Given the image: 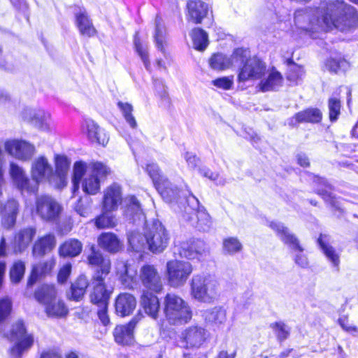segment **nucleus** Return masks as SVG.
Masks as SVG:
<instances>
[{"mask_svg": "<svg viewBox=\"0 0 358 358\" xmlns=\"http://www.w3.org/2000/svg\"><path fill=\"white\" fill-rule=\"evenodd\" d=\"M296 26L306 31H325L336 28L346 31L358 24V14L355 8L337 0L328 3L324 10L305 8L297 10L294 13Z\"/></svg>", "mask_w": 358, "mask_h": 358, "instance_id": "f257e3e1", "label": "nucleus"}, {"mask_svg": "<svg viewBox=\"0 0 358 358\" xmlns=\"http://www.w3.org/2000/svg\"><path fill=\"white\" fill-rule=\"evenodd\" d=\"M169 241L168 231L159 220L155 219L145 222L143 233L134 231L128 235L129 243L136 252L148 249L153 254H160L168 247Z\"/></svg>", "mask_w": 358, "mask_h": 358, "instance_id": "f03ea898", "label": "nucleus"}, {"mask_svg": "<svg viewBox=\"0 0 358 358\" xmlns=\"http://www.w3.org/2000/svg\"><path fill=\"white\" fill-rule=\"evenodd\" d=\"M174 201L178 203V212L185 220L190 222L199 231L209 230L212 224L210 217L189 189L182 190Z\"/></svg>", "mask_w": 358, "mask_h": 358, "instance_id": "7ed1b4c3", "label": "nucleus"}, {"mask_svg": "<svg viewBox=\"0 0 358 358\" xmlns=\"http://www.w3.org/2000/svg\"><path fill=\"white\" fill-rule=\"evenodd\" d=\"M190 294L199 302L213 303L220 296V284L216 278L210 274L194 275L190 282Z\"/></svg>", "mask_w": 358, "mask_h": 358, "instance_id": "20e7f679", "label": "nucleus"}, {"mask_svg": "<svg viewBox=\"0 0 358 358\" xmlns=\"http://www.w3.org/2000/svg\"><path fill=\"white\" fill-rule=\"evenodd\" d=\"M163 311L171 324L187 323L192 316L189 304L180 296L173 293H168L164 296Z\"/></svg>", "mask_w": 358, "mask_h": 358, "instance_id": "39448f33", "label": "nucleus"}, {"mask_svg": "<svg viewBox=\"0 0 358 358\" xmlns=\"http://www.w3.org/2000/svg\"><path fill=\"white\" fill-rule=\"evenodd\" d=\"M36 299L45 306L48 316L63 317L67 315L69 310L64 303L57 298L53 286L44 285L35 292Z\"/></svg>", "mask_w": 358, "mask_h": 358, "instance_id": "423d86ee", "label": "nucleus"}, {"mask_svg": "<svg viewBox=\"0 0 358 358\" xmlns=\"http://www.w3.org/2000/svg\"><path fill=\"white\" fill-rule=\"evenodd\" d=\"M268 226L276 233L278 238L292 250L295 264L301 268H307L309 264L308 259L303 253V248L296 236L282 222L271 221Z\"/></svg>", "mask_w": 358, "mask_h": 358, "instance_id": "0eeeda50", "label": "nucleus"}, {"mask_svg": "<svg viewBox=\"0 0 358 358\" xmlns=\"http://www.w3.org/2000/svg\"><path fill=\"white\" fill-rule=\"evenodd\" d=\"M7 338L15 344L10 350L12 358H21L23 353L28 351L34 343V337L27 332L22 320H18L12 325Z\"/></svg>", "mask_w": 358, "mask_h": 358, "instance_id": "6e6552de", "label": "nucleus"}, {"mask_svg": "<svg viewBox=\"0 0 358 358\" xmlns=\"http://www.w3.org/2000/svg\"><path fill=\"white\" fill-rule=\"evenodd\" d=\"M146 171L162 198L166 202H174L182 190H179L176 186L161 174L157 164L153 163L148 164Z\"/></svg>", "mask_w": 358, "mask_h": 358, "instance_id": "1a4fd4ad", "label": "nucleus"}, {"mask_svg": "<svg viewBox=\"0 0 358 358\" xmlns=\"http://www.w3.org/2000/svg\"><path fill=\"white\" fill-rule=\"evenodd\" d=\"M192 271V266L188 262L171 260L166 263L167 279L173 287L182 286Z\"/></svg>", "mask_w": 358, "mask_h": 358, "instance_id": "9d476101", "label": "nucleus"}, {"mask_svg": "<svg viewBox=\"0 0 358 358\" xmlns=\"http://www.w3.org/2000/svg\"><path fill=\"white\" fill-rule=\"evenodd\" d=\"M110 172V169L101 162H94L92 169L82 180V188L84 192L94 195L100 189V182Z\"/></svg>", "mask_w": 358, "mask_h": 358, "instance_id": "9b49d317", "label": "nucleus"}, {"mask_svg": "<svg viewBox=\"0 0 358 358\" xmlns=\"http://www.w3.org/2000/svg\"><path fill=\"white\" fill-rule=\"evenodd\" d=\"M106 276L100 275V271L96 272L91 280L90 293V301L97 306L106 307L108 305V301L112 291L107 288L104 280Z\"/></svg>", "mask_w": 358, "mask_h": 358, "instance_id": "f8f14e48", "label": "nucleus"}, {"mask_svg": "<svg viewBox=\"0 0 358 358\" xmlns=\"http://www.w3.org/2000/svg\"><path fill=\"white\" fill-rule=\"evenodd\" d=\"M31 175L34 185L37 187V190L39 183L46 181L51 183L55 178L52 166L43 156L38 157L33 161Z\"/></svg>", "mask_w": 358, "mask_h": 358, "instance_id": "ddd939ff", "label": "nucleus"}, {"mask_svg": "<svg viewBox=\"0 0 358 358\" xmlns=\"http://www.w3.org/2000/svg\"><path fill=\"white\" fill-rule=\"evenodd\" d=\"M139 280L146 291L159 293L163 289L162 278L154 265L145 264L139 271Z\"/></svg>", "mask_w": 358, "mask_h": 358, "instance_id": "4468645a", "label": "nucleus"}, {"mask_svg": "<svg viewBox=\"0 0 358 358\" xmlns=\"http://www.w3.org/2000/svg\"><path fill=\"white\" fill-rule=\"evenodd\" d=\"M36 213L45 221H54L61 213L62 207L52 197L48 195L38 196L36 200Z\"/></svg>", "mask_w": 358, "mask_h": 358, "instance_id": "2eb2a0df", "label": "nucleus"}, {"mask_svg": "<svg viewBox=\"0 0 358 358\" xmlns=\"http://www.w3.org/2000/svg\"><path fill=\"white\" fill-rule=\"evenodd\" d=\"M36 235V228L34 226H27L17 230L10 242V247L15 255L25 252L33 242Z\"/></svg>", "mask_w": 358, "mask_h": 358, "instance_id": "dca6fc26", "label": "nucleus"}, {"mask_svg": "<svg viewBox=\"0 0 358 358\" xmlns=\"http://www.w3.org/2000/svg\"><path fill=\"white\" fill-rule=\"evenodd\" d=\"M265 63L257 57H250L244 65L240 68L238 79L240 82L248 80L260 79L266 72Z\"/></svg>", "mask_w": 358, "mask_h": 358, "instance_id": "f3484780", "label": "nucleus"}, {"mask_svg": "<svg viewBox=\"0 0 358 358\" xmlns=\"http://www.w3.org/2000/svg\"><path fill=\"white\" fill-rule=\"evenodd\" d=\"M206 330L199 325H193L186 328L181 334V340L184 347L187 348H199L206 339Z\"/></svg>", "mask_w": 358, "mask_h": 358, "instance_id": "a211bd4d", "label": "nucleus"}, {"mask_svg": "<svg viewBox=\"0 0 358 358\" xmlns=\"http://www.w3.org/2000/svg\"><path fill=\"white\" fill-rule=\"evenodd\" d=\"M5 149L10 155L24 161L29 159L35 152L34 145L25 141L12 140L6 141Z\"/></svg>", "mask_w": 358, "mask_h": 358, "instance_id": "6ab92c4d", "label": "nucleus"}, {"mask_svg": "<svg viewBox=\"0 0 358 358\" xmlns=\"http://www.w3.org/2000/svg\"><path fill=\"white\" fill-rule=\"evenodd\" d=\"M10 175L14 185L22 192H37V187L29 179L23 169L15 163L11 162L10 164Z\"/></svg>", "mask_w": 358, "mask_h": 358, "instance_id": "aec40b11", "label": "nucleus"}, {"mask_svg": "<svg viewBox=\"0 0 358 358\" xmlns=\"http://www.w3.org/2000/svg\"><path fill=\"white\" fill-rule=\"evenodd\" d=\"M124 215L126 217L136 225L144 224L146 221L145 216L141 208V203L134 196H127L124 200Z\"/></svg>", "mask_w": 358, "mask_h": 358, "instance_id": "412c9836", "label": "nucleus"}, {"mask_svg": "<svg viewBox=\"0 0 358 358\" xmlns=\"http://www.w3.org/2000/svg\"><path fill=\"white\" fill-rule=\"evenodd\" d=\"M117 275L123 286L133 289L136 285V268L134 265L122 260H118L115 264Z\"/></svg>", "mask_w": 358, "mask_h": 358, "instance_id": "4be33fe9", "label": "nucleus"}, {"mask_svg": "<svg viewBox=\"0 0 358 358\" xmlns=\"http://www.w3.org/2000/svg\"><path fill=\"white\" fill-rule=\"evenodd\" d=\"M142 315L135 316L127 324L117 326L113 331L116 343L120 345H130L134 341V329Z\"/></svg>", "mask_w": 358, "mask_h": 358, "instance_id": "5701e85b", "label": "nucleus"}, {"mask_svg": "<svg viewBox=\"0 0 358 358\" xmlns=\"http://www.w3.org/2000/svg\"><path fill=\"white\" fill-rule=\"evenodd\" d=\"M177 251L181 257L189 259H194L199 255H202L206 252V245L201 240H191L180 243L179 246H176Z\"/></svg>", "mask_w": 358, "mask_h": 358, "instance_id": "b1692460", "label": "nucleus"}, {"mask_svg": "<svg viewBox=\"0 0 358 358\" xmlns=\"http://www.w3.org/2000/svg\"><path fill=\"white\" fill-rule=\"evenodd\" d=\"M75 16L76 26L82 36L90 38L96 35V30L85 8L78 7L75 10Z\"/></svg>", "mask_w": 358, "mask_h": 358, "instance_id": "393cba45", "label": "nucleus"}, {"mask_svg": "<svg viewBox=\"0 0 358 358\" xmlns=\"http://www.w3.org/2000/svg\"><path fill=\"white\" fill-rule=\"evenodd\" d=\"M122 200V190L119 185L114 183L104 191L103 208L106 211H113L117 208Z\"/></svg>", "mask_w": 358, "mask_h": 358, "instance_id": "a878e982", "label": "nucleus"}, {"mask_svg": "<svg viewBox=\"0 0 358 358\" xmlns=\"http://www.w3.org/2000/svg\"><path fill=\"white\" fill-rule=\"evenodd\" d=\"M83 128L86 129L87 138L91 142L103 146L108 143V136L94 120L90 119L85 120Z\"/></svg>", "mask_w": 358, "mask_h": 358, "instance_id": "bb28decb", "label": "nucleus"}, {"mask_svg": "<svg viewBox=\"0 0 358 358\" xmlns=\"http://www.w3.org/2000/svg\"><path fill=\"white\" fill-rule=\"evenodd\" d=\"M56 245V238L52 234H48L38 238L33 244L32 255L34 257H42L52 251Z\"/></svg>", "mask_w": 358, "mask_h": 358, "instance_id": "cd10ccee", "label": "nucleus"}, {"mask_svg": "<svg viewBox=\"0 0 358 358\" xmlns=\"http://www.w3.org/2000/svg\"><path fill=\"white\" fill-rule=\"evenodd\" d=\"M136 298L131 294L122 293L116 298L115 311L121 317L129 315L136 308Z\"/></svg>", "mask_w": 358, "mask_h": 358, "instance_id": "c85d7f7f", "label": "nucleus"}, {"mask_svg": "<svg viewBox=\"0 0 358 358\" xmlns=\"http://www.w3.org/2000/svg\"><path fill=\"white\" fill-rule=\"evenodd\" d=\"M155 292L143 291L141 297V306L145 313L153 319H157L160 310V303Z\"/></svg>", "mask_w": 358, "mask_h": 358, "instance_id": "c756f323", "label": "nucleus"}, {"mask_svg": "<svg viewBox=\"0 0 358 358\" xmlns=\"http://www.w3.org/2000/svg\"><path fill=\"white\" fill-rule=\"evenodd\" d=\"M187 8L189 19L196 24L201 22L208 11V4L201 0H189Z\"/></svg>", "mask_w": 358, "mask_h": 358, "instance_id": "7c9ffc66", "label": "nucleus"}, {"mask_svg": "<svg viewBox=\"0 0 358 358\" xmlns=\"http://www.w3.org/2000/svg\"><path fill=\"white\" fill-rule=\"evenodd\" d=\"M97 243L100 248L111 254L118 252L122 248L119 238L111 232L101 234L97 238Z\"/></svg>", "mask_w": 358, "mask_h": 358, "instance_id": "2f4dec72", "label": "nucleus"}, {"mask_svg": "<svg viewBox=\"0 0 358 358\" xmlns=\"http://www.w3.org/2000/svg\"><path fill=\"white\" fill-rule=\"evenodd\" d=\"M87 260L90 265L100 268L96 272L100 271L102 276H106L110 273V259L104 258L101 252L96 250L94 246L91 247V253L88 255Z\"/></svg>", "mask_w": 358, "mask_h": 358, "instance_id": "473e14b6", "label": "nucleus"}, {"mask_svg": "<svg viewBox=\"0 0 358 358\" xmlns=\"http://www.w3.org/2000/svg\"><path fill=\"white\" fill-rule=\"evenodd\" d=\"M4 211L2 214L1 224L2 226L10 229L13 228L16 223V218L18 213V203L12 199H9L3 207Z\"/></svg>", "mask_w": 358, "mask_h": 358, "instance_id": "72a5a7b5", "label": "nucleus"}, {"mask_svg": "<svg viewBox=\"0 0 358 358\" xmlns=\"http://www.w3.org/2000/svg\"><path fill=\"white\" fill-rule=\"evenodd\" d=\"M29 115V121L38 129L48 131L50 128L51 118L48 113L42 110L26 111Z\"/></svg>", "mask_w": 358, "mask_h": 358, "instance_id": "f704fd0d", "label": "nucleus"}, {"mask_svg": "<svg viewBox=\"0 0 358 358\" xmlns=\"http://www.w3.org/2000/svg\"><path fill=\"white\" fill-rule=\"evenodd\" d=\"M329 236L321 234L317 239V243L327 259L336 268V271H338L340 257L336 250L329 244Z\"/></svg>", "mask_w": 358, "mask_h": 358, "instance_id": "c9c22d12", "label": "nucleus"}, {"mask_svg": "<svg viewBox=\"0 0 358 358\" xmlns=\"http://www.w3.org/2000/svg\"><path fill=\"white\" fill-rule=\"evenodd\" d=\"M322 120V113L317 108H308L297 113L289 122V124L294 126L298 123L311 122L317 123Z\"/></svg>", "mask_w": 358, "mask_h": 358, "instance_id": "e433bc0d", "label": "nucleus"}, {"mask_svg": "<svg viewBox=\"0 0 358 358\" xmlns=\"http://www.w3.org/2000/svg\"><path fill=\"white\" fill-rule=\"evenodd\" d=\"M283 83L282 76L276 71H271L268 77L261 80L259 87L262 92H268L272 90H278L282 87Z\"/></svg>", "mask_w": 358, "mask_h": 358, "instance_id": "4c0bfd02", "label": "nucleus"}, {"mask_svg": "<svg viewBox=\"0 0 358 358\" xmlns=\"http://www.w3.org/2000/svg\"><path fill=\"white\" fill-rule=\"evenodd\" d=\"M154 38L157 48L163 54H165V46L167 44L166 31L163 20L159 16L155 18Z\"/></svg>", "mask_w": 358, "mask_h": 358, "instance_id": "58836bf2", "label": "nucleus"}, {"mask_svg": "<svg viewBox=\"0 0 358 358\" xmlns=\"http://www.w3.org/2000/svg\"><path fill=\"white\" fill-rule=\"evenodd\" d=\"M55 176H57L61 185H58L59 187L64 186L66 182V175L69 170L70 162L69 159L64 155H57L55 157Z\"/></svg>", "mask_w": 358, "mask_h": 358, "instance_id": "ea45409f", "label": "nucleus"}, {"mask_svg": "<svg viewBox=\"0 0 358 358\" xmlns=\"http://www.w3.org/2000/svg\"><path fill=\"white\" fill-rule=\"evenodd\" d=\"M203 317L207 322L221 324L226 320V310L222 307L215 306L205 310Z\"/></svg>", "mask_w": 358, "mask_h": 358, "instance_id": "a19ab883", "label": "nucleus"}, {"mask_svg": "<svg viewBox=\"0 0 358 358\" xmlns=\"http://www.w3.org/2000/svg\"><path fill=\"white\" fill-rule=\"evenodd\" d=\"M82 243L76 239L66 241L59 248V254L63 257H76L82 251Z\"/></svg>", "mask_w": 358, "mask_h": 358, "instance_id": "79ce46f5", "label": "nucleus"}, {"mask_svg": "<svg viewBox=\"0 0 358 358\" xmlns=\"http://www.w3.org/2000/svg\"><path fill=\"white\" fill-rule=\"evenodd\" d=\"M87 287H90V283L85 275H80L77 280L71 285V297L73 300L79 301L85 294Z\"/></svg>", "mask_w": 358, "mask_h": 358, "instance_id": "37998d69", "label": "nucleus"}, {"mask_svg": "<svg viewBox=\"0 0 358 358\" xmlns=\"http://www.w3.org/2000/svg\"><path fill=\"white\" fill-rule=\"evenodd\" d=\"M87 164L83 162H76L73 165V175L72 178L73 194L78 191L80 183L87 174Z\"/></svg>", "mask_w": 358, "mask_h": 358, "instance_id": "c03bdc74", "label": "nucleus"}, {"mask_svg": "<svg viewBox=\"0 0 358 358\" xmlns=\"http://www.w3.org/2000/svg\"><path fill=\"white\" fill-rule=\"evenodd\" d=\"M54 266L55 262L51 260L34 266L31 274L28 280V285L31 286L37 280L39 275L49 273Z\"/></svg>", "mask_w": 358, "mask_h": 358, "instance_id": "a18cd8bd", "label": "nucleus"}, {"mask_svg": "<svg viewBox=\"0 0 358 358\" xmlns=\"http://www.w3.org/2000/svg\"><path fill=\"white\" fill-rule=\"evenodd\" d=\"M191 36L193 41V45L198 50H203L208 44V34L203 29L195 28L192 30Z\"/></svg>", "mask_w": 358, "mask_h": 358, "instance_id": "49530a36", "label": "nucleus"}, {"mask_svg": "<svg viewBox=\"0 0 358 358\" xmlns=\"http://www.w3.org/2000/svg\"><path fill=\"white\" fill-rule=\"evenodd\" d=\"M222 250L225 255H234L243 250V245L236 237H228L223 240Z\"/></svg>", "mask_w": 358, "mask_h": 358, "instance_id": "de8ad7c7", "label": "nucleus"}, {"mask_svg": "<svg viewBox=\"0 0 358 358\" xmlns=\"http://www.w3.org/2000/svg\"><path fill=\"white\" fill-rule=\"evenodd\" d=\"M250 58V51L248 49L237 48L234 50L230 59V66L242 67Z\"/></svg>", "mask_w": 358, "mask_h": 358, "instance_id": "09e8293b", "label": "nucleus"}, {"mask_svg": "<svg viewBox=\"0 0 358 358\" xmlns=\"http://www.w3.org/2000/svg\"><path fill=\"white\" fill-rule=\"evenodd\" d=\"M109 211L103 212L100 215L97 216L95 219L92 220L91 222L94 223L97 229H101L105 228H113L115 225V217L110 215Z\"/></svg>", "mask_w": 358, "mask_h": 358, "instance_id": "8fccbe9b", "label": "nucleus"}, {"mask_svg": "<svg viewBox=\"0 0 358 358\" xmlns=\"http://www.w3.org/2000/svg\"><path fill=\"white\" fill-rule=\"evenodd\" d=\"M209 64L213 69L222 71L230 67V59L223 54L217 53L211 57Z\"/></svg>", "mask_w": 358, "mask_h": 358, "instance_id": "3c124183", "label": "nucleus"}, {"mask_svg": "<svg viewBox=\"0 0 358 358\" xmlns=\"http://www.w3.org/2000/svg\"><path fill=\"white\" fill-rule=\"evenodd\" d=\"M20 66V62L13 54L6 53L0 58V68L8 71H13Z\"/></svg>", "mask_w": 358, "mask_h": 358, "instance_id": "603ef678", "label": "nucleus"}, {"mask_svg": "<svg viewBox=\"0 0 358 358\" xmlns=\"http://www.w3.org/2000/svg\"><path fill=\"white\" fill-rule=\"evenodd\" d=\"M117 106L121 110L126 122L131 128L135 129L137 127V122L132 114L133 106L130 103H124L122 101H119L117 103Z\"/></svg>", "mask_w": 358, "mask_h": 358, "instance_id": "864d4df0", "label": "nucleus"}, {"mask_svg": "<svg viewBox=\"0 0 358 358\" xmlns=\"http://www.w3.org/2000/svg\"><path fill=\"white\" fill-rule=\"evenodd\" d=\"M24 263L20 260L15 262L10 269V281L15 284L20 282L24 276Z\"/></svg>", "mask_w": 358, "mask_h": 358, "instance_id": "5fc2aeb1", "label": "nucleus"}, {"mask_svg": "<svg viewBox=\"0 0 358 358\" xmlns=\"http://www.w3.org/2000/svg\"><path fill=\"white\" fill-rule=\"evenodd\" d=\"M323 182L324 189H319L317 190L318 194H320L324 199V201L329 203L333 208L340 210L341 207L339 206L338 201L329 191L331 189L330 185H328L325 181H323Z\"/></svg>", "mask_w": 358, "mask_h": 358, "instance_id": "6e6d98bb", "label": "nucleus"}, {"mask_svg": "<svg viewBox=\"0 0 358 358\" xmlns=\"http://www.w3.org/2000/svg\"><path fill=\"white\" fill-rule=\"evenodd\" d=\"M12 308L13 302L10 297L4 296L0 299V323L10 315Z\"/></svg>", "mask_w": 358, "mask_h": 358, "instance_id": "4d7b16f0", "label": "nucleus"}, {"mask_svg": "<svg viewBox=\"0 0 358 358\" xmlns=\"http://www.w3.org/2000/svg\"><path fill=\"white\" fill-rule=\"evenodd\" d=\"M274 329L278 339L282 341L287 339L289 335L290 329L282 322H275L271 324Z\"/></svg>", "mask_w": 358, "mask_h": 358, "instance_id": "13d9d810", "label": "nucleus"}, {"mask_svg": "<svg viewBox=\"0 0 358 358\" xmlns=\"http://www.w3.org/2000/svg\"><path fill=\"white\" fill-rule=\"evenodd\" d=\"M348 62L344 59L336 60L330 59L327 61L326 66L331 72L338 73L341 70H345L348 66Z\"/></svg>", "mask_w": 358, "mask_h": 358, "instance_id": "bf43d9fd", "label": "nucleus"}, {"mask_svg": "<svg viewBox=\"0 0 358 358\" xmlns=\"http://www.w3.org/2000/svg\"><path fill=\"white\" fill-rule=\"evenodd\" d=\"M329 118L331 121L337 120L340 114L341 102L336 98H330L329 99Z\"/></svg>", "mask_w": 358, "mask_h": 358, "instance_id": "052dcab7", "label": "nucleus"}, {"mask_svg": "<svg viewBox=\"0 0 358 358\" xmlns=\"http://www.w3.org/2000/svg\"><path fill=\"white\" fill-rule=\"evenodd\" d=\"M304 75V70L301 66L294 65L290 67L287 74V79L296 84L302 79Z\"/></svg>", "mask_w": 358, "mask_h": 358, "instance_id": "680f3d73", "label": "nucleus"}, {"mask_svg": "<svg viewBox=\"0 0 358 358\" xmlns=\"http://www.w3.org/2000/svg\"><path fill=\"white\" fill-rule=\"evenodd\" d=\"M134 45L136 52L138 55L141 57L145 67L146 69L149 70L150 68V61L148 58V55L146 48H145L143 45L141 43L140 40L138 38L134 39Z\"/></svg>", "mask_w": 358, "mask_h": 358, "instance_id": "e2e57ef3", "label": "nucleus"}, {"mask_svg": "<svg viewBox=\"0 0 358 358\" xmlns=\"http://www.w3.org/2000/svg\"><path fill=\"white\" fill-rule=\"evenodd\" d=\"M154 85L156 93L161 98L162 101L166 103H169V96L163 82L156 80H155Z\"/></svg>", "mask_w": 358, "mask_h": 358, "instance_id": "0e129e2a", "label": "nucleus"}, {"mask_svg": "<svg viewBox=\"0 0 358 358\" xmlns=\"http://www.w3.org/2000/svg\"><path fill=\"white\" fill-rule=\"evenodd\" d=\"M213 83L217 87L227 90L231 89L233 80L228 77H222L213 80Z\"/></svg>", "mask_w": 358, "mask_h": 358, "instance_id": "69168bd1", "label": "nucleus"}, {"mask_svg": "<svg viewBox=\"0 0 358 358\" xmlns=\"http://www.w3.org/2000/svg\"><path fill=\"white\" fill-rule=\"evenodd\" d=\"M71 271V264L68 263L64 264L59 270L57 279L60 283H64L68 279Z\"/></svg>", "mask_w": 358, "mask_h": 358, "instance_id": "338daca9", "label": "nucleus"}, {"mask_svg": "<svg viewBox=\"0 0 358 358\" xmlns=\"http://www.w3.org/2000/svg\"><path fill=\"white\" fill-rule=\"evenodd\" d=\"M184 158L185 159L188 166L192 169H196L200 162L199 159L192 152H186L184 155Z\"/></svg>", "mask_w": 358, "mask_h": 358, "instance_id": "774afa93", "label": "nucleus"}]
</instances>
